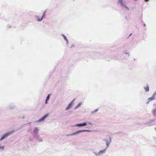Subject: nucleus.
<instances>
[{"label": "nucleus", "mask_w": 156, "mask_h": 156, "mask_svg": "<svg viewBox=\"0 0 156 156\" xmlns=\"http://www.w3.org/2000/svg\"><path fill=\"white\" fill-rule=\"evenodd\" d=\"M14 132V131H11L10 132H8L6 134H4L3 136L2 137L0 140V141H1L3 139H4L6 136H7L10 135H11Z\"/></svg>", "instance_id": "1"}, {"label": "nucleus", "mask_w": 156, "mask_h": 156, "mask_svg": "<svg viewBox=\"0 0 156 156\" xmlns=\"http://www.w3.org/2000/svg\"><path fill=\"white\" fill-rule=\"evenodd\" d=\"M87 131V130H79L78 131H76V132L75 133H73L72 134H69V135H66V136H72V135H73L77 134H78V133H80V132H85V131Z\"/></svg>", "instance_id": "2"}, {"label": "nucleus", "mask_w": 156, "mask_h": 156, "mask_svg": "<svg viewBox=\"0 0 156 156\" xmlns=\"http://www.w3.org/2000/svg\"><path fill=\"white\" fill-rule=\"evenodd\" d=\"M87 125V124L86 123L84 122L83 123H80V124H77L76 125V126H86Z\"/></svg>", "instance_id": "3"}, {"label": "nucleus", "mask_w": 156, "mask_h": 156, "mask_svg": "<svg viewBox=\"0 0 156 156\" xmlns=\"http://www.w3.org/2000/svg\"><path fill=\"white\" fill-rule=\"evenodd\" d=\"M106 144L107 146V148L108 147L109 144L111 142V137L109 138V140H106Z\"/></svg>", "instance_id": "4"}, {"label": "nucleus", "mask_w": 156, "mask_h": 156, "mask_svg": "<svg viewBox=\"0 0 156 156\" xmlns=\"http://www.w3.org/2000/svg\"><path fill=\"white\" fill-rule=\"evenodd\" d=\"M48 114H46L45 115H44L41 118L39 121H42L44 120V119L48 116Z\"/></svg>", "instance_id": "5"}, {"label": "nucleus", "mask_w": 156, "mask_h": 156, "mask_svg": "<svg viewBox=\"0 0 156 156\" xmlns=\"http://www.w3.org/2000/svg\"><path fill=\"white\" fill-rule=\"evenodd\" d=\"M73 102V101H71L67 107L66 108V109L67 110H68L71 106V105Z\"/></svg>", "instance_id": "6"}, {"label": "nucleus", "mask_w": 156, "mask_h": 156, "mask_svg": "<svg viewBox=\"0 0 156 156\" xmlns=\"http://www.w3.org/2000/svg\"><path fill=\"white\" fill-rule=\"evenodd\" d=\"M155 99V97L154 96H153L151 98H148V100L149 101H148L147 102V104L149 103V102L150 101L153 100H154Z\"/></svg>", "instance_id": "7"}, {"label": "nucleus", "mask_w": 156, "mask_h": 156, "mask_svg": "<svg viewBox=\"0 0 156 156\" xmlns=\"http://www.w3.org/2000/svg\"><path fill=\"white\" fill-rule=\"evenodd\" d=\"M144 89L146 92L149 91V88L148 85H147L146 87H144Z\"/></svg>", "instance_id": "8"}, {"label": "nucleus", "mask_w": 156, "mask_h": 156, "mask_svg": "<svg viewBox=\"0 0 156 156\" xmlns=\"http://www.w3.org/2000/svg\"><path fill=\"white\" fill-rule=\"evenodd\" d=\"M38 131V128L37 127H35L34 128V132L35 133H37Z\"/></svg>", "instance_id": "9"}, {"label": "nucleus", "mask_w": 156, "mask_h": 156, "mask_svg": "<svg viewBox=\"0 0 156 156\" xmlns=\"http://www.w3.org/2000/svg\"><path fill=\"white\" fill-rule=\"evenodd\" d=\"M49 98H50V95H49V94L48 95V96L46 98V100H45V103L46 104H47V103H48L47 101H48V100L49 99Z\"/></svg>", "instance_id": "10"}, {"label": "nucleus", "mask_w": 156, "mask_h": 156, "mask_svg": "<svg viewBox=\"0 0 156 156\" xmlns=\"http://www.w3.org/2000/svg\"><path fill=\"white\" fill-rule=\"evenodd\" d=\"M105 150H106V149H105V150H103V151H100L99 152V154H100L101 153H102V154H103V153H104L105 152Z\"/></svg>", "instance_id": "11"}, {"label": "nucleus", "mask_w": 156, "mask_h": 156, "mask_svg": "<svg viewBox=\"0 0 156 156\" xmlns=\"http://www.w3.org/2000/svg\"><path fill=\"white\" fill-rule=\"evenodd\" d=\"M63 37H64V39L67 42H68V40H67V38H66V37L64 35H62Z\"/></svg>", "instance_id": "12"}, {"label": "nucleus", "mask_w": 156, "mask_h": 156, "mask_svg": "<svg viewBox=\"0 0 156 156\" xmlns=\"http://www.w3.org/2000/svg\"><path fill=\"white\" fill-rule=\"evenodd\" d=\"M119 2L120 3L121 5H123V3L122 2V0H119Z\"/></svg>", "instance_id": "13"}, {"label": "nucleus", "mask_w": 156, "mask_h": 156, "mask_svg": "<svg viewBox=\"0 0 156 156\" xmlns=\"http://www.w3.org/2000/svg\"><path fill=\"white\" fill-rule=\"evenodd\" d=\"M44 13H43V16H42V18H41V19H38V20H37V21H41L42 20V18H43V16H44Z\"/></svg>", "instance_id": "14"}, {"label": "nucleus", "mask_w": 156, "mask_h": 156, "mask_svg": "<svg viewBox=\"0 0 156 156\" xmlns=\"http://www.w3.org/2000/svg\"><path fill=\"white\" fill-rule=\"evenodd\" d=\"M98 109H97L95 110L94 111V112H92V113H94V112H97V111H98Z\"/></svg>", "instance_id": "15"}, {"label": "nucleus", "mask_w": 156, "mask_h": 156, "mask_svg": "<svg viewBox=\"0 0 156 156\" xmlns=\"http://www.w3.org/2000/svg\"><path fill=\"white\" fill-rule=\"evenodd\" d=\"M4 146H2L0 147V149H3L4 148Z\"/></svg>", "instance_id": "16"}, {"label": "nucleus", "mask_w": 156, "mask_h": 156, "mask_svg": "<svg viewBox=\"0 0 156 156\" xmlns=\"http://www.w3.org/2000/svg\"><path fill=\"white\" fill-rule=\"evenodd\" d=\"M145 1L146 2L148 1L149 0H145Z\"/></svg>", "instance_id": "17"}, {"label": "nucleus", "mask_w": 156, "mask_h": 156, "mask_svg": "<svg viewBox=\"0 0 156 156\" xmlns=\"http://www.w3.org/2000/svg\"><path fill=\"white\" fill-rule=\"evenodd\" d=\"M75 99H74L72 101H73H73H74Z\"/></svg>", "instance_id": "18"}, {"label": "nucleus", "mask_w": 156, "mask_h": 156, "mask_svg": "<svg viewBox=\"0 0 156 156\" xmlns=\"http://www.w3.org/2000/svg\"><path fill=\"white\" fill-rule=\"evenodd\" d=\"M80 106V105H78L77 106V107L79 106Z\"/></svg>", "instance_id": "19"}, {"label": "nucleus", "mask_w": 156, "mask_h": 156, "mask_svg": "<svg viewBox=\"0 0 156 156\" xmlns=\"http://www.w3.org/2000/svg\"><path fill=\"white\" fill-rule=\"evenodd\" d=\"M80 106V105H78L77 106V107L79 106Z\"/></svg>", "instance_id": "20"}, {"label": "nucleus", "mask_w": 156, "mask_h": 156, "mask_svg": "<svg viewBox=\"0 0 156 156\" xmlns=\"http://www.w3.org/2000/svg\"><path fill=\"white\" fill-rule=\"evenodd\" d=\"M131 35V34H130L129 36H130Z\"/></svg>", "instance_id": "21"}]
</instances>
